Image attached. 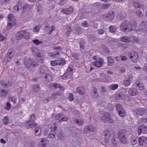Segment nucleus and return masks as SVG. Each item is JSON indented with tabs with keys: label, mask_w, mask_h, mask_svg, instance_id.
Wrapping results in <instances>:
<instances>
[{
	"label": "nucleus",
	"mask_w": 147,
	"mask_h": 147,
	"mask_svg": "<svg viewBox=\"0 0 147 147\" xmlns=\"http://www.w3.org/2000/svg\"><path fill=\"white\" fill-rule=\"evenodd\" d=\"M137 22L133 20H125L122 22L120 26L121 30L125 32H128L131 31L136 28Z\"/></svg>",
	"instance_id": "f257e3e1"
},
{
	"label": "nucleus",
	"mask_w": 147,
	"mask_h": 147,
	"mask_svg": "<svg viewBox=\"0 0 147 147\" xmlns=\"http://www.w3.org/2000/svg\"><path fill=\"white\" fill-rule=\"evenodd\" d=\"M133 137L134 136L129 134L126 129H123L119 131L117 134V137L121 144H125L128 142L127 137Z\"/></svg>",
	"instance_id": "f03ea898"
},
{
	"label": "nucleus",
	"mask_w": 147,
	"mask_h": 147,
	"mask_svg": "<svg viewBox=\"0 0 147 147\" xmlns=\"http://www.w3.org/2000/svg\"><path fill=\"white\" fill-rule=\"evenodd\" d=\"M100 119L104 122L113 123L116 122V118L114 116H111V114L106 112L102 114L100 117Z\"/></svg>",
	"instance_id": "7ed1b4c3"
},
{
	"label": "nucleus",
	"mask_w": 147,
	"mask_h": 147,
	"mask_svg": "<svg viewBox=\"0 0 147 147\" xmlns=\"http://www.w3.org/2000/svg\"><path fill=\"white\" fill-rule=\"evenodd\" d=\"M127 54L129 58L133 62L136 63L139 61V56L137 52H129Z\"/></svg>",
	"instance_id": "20e7f679"
},
{
	"label": "nucleus",
	"mask_w": 147,
	"mask_h": 147,
	"mask_svg": "<svg viewBox=\"0 0 147 147\" xmlns=\"http://www.w3.org/2000/svg\"><path fill=\"white\" fill-rule=\"evenodd\" d=\"M14 55V51L11 49H9L5 55L4 59V61L6 63H8L11 61L12 58Z\"/></svg>",
	"instance_id": "39448f33"
},
{
	"label": "nucleus",
	"mask_w": 147,
	"mask_h": 147,
	"mask_svg": "<svg viewBox=\"0 0 147 147\" xmlns=\"http://www.w3.org/2000/svg\"><path fill=\"white\" fill-rule=\"evenodd\" d=\"M26 67L28 69L30 67H32L34 68L39 65L38 62L35 61L34 59H30L25 63Z\"/></svg>",
	"instance_id": "423d86ee"
},
{
	"label": "nucleus",
	"mask_w": 147,
	"mask_h": 147,
	"mask_svg": "<svg viewBox=\"0 0 147 147\" xmlns=\"http://www.w3.org/2000/svg\"><path fill=\"white\" fill-rule=\"evenodd\" d=\"M65 63V60L63 58H60L57 60L52 61H51V65L53 66L58 65L63 66Z\"/></svg>",
	"instance_id": "0eeeda50"
},
{
	"label": "nucleus",
	"mask_w": 147,
	"mask_h": 147,
	"mask_svg": "<svg viewBox=\"0 0 147 147\" xmlns=\"http://www.w3.org/2000/svg\"><path fill=\"white\" fill-rule=\"evenodd\" d=\"M73 69L70 67H68L65 73L63 76L62 78L63 79L68 78L71 77L72 75Z\"/></svg>",
	"instance_id": "6e6552de"
},
{
	"label": "nucleus",
	"mask_w": 147,
	"mask_h": 147,
	"mask_svg": "<svg viewBox=\"0 0 147 147\" xmlns=\"http://www.w3.org/2000/svg\"><path fill=\"white\" fill-rule=\"evenodd\" d=\"M138 134L140 135L142 133L147 134V126L145 125H142L138 127Z\"/></svg>",
	"instance_id": "1a4fd4ad"
},
{
	"label": "nucleus",
	"mask_w": 147,
	"mask_h": 147,
	"mask_svg": "<svg viewBox=\"0 0 147 147\" xmlns=\"http://www.w3.org/2000/svg\"><path fill=\"white\" fill-rule=\"evenodd\" d=\"M133 81L132 76L131 75L129 76L128 78H126L124 80V85L125 87H127L133 82Z\"/></svg>",
	"instance_id": "9d476101"
},
{
	"label": "nucleus",
	"mask_w": 147,
	"mask_h": 147,
	"mask_svg": "<svg viewBox=\"0 0 147 147\" xmlns=\"http://www.w3.org/2000/svg\"><path fill=\"white\" fill-rule=\"evenodd\" d=\"M134 111L137 115L139 116H142L145 113L146 110L145 108H139L136 109Z\"/></svg>",
	"instance_id": "9b49d317"
},
{
	"label": "nucleus",
	"mask_w": 147,
	"mask_h": 147,
	"mask_svg": "<svg viewBox=\"0 0 147 147\" xmlns=\"http://www.w3.org/2000/svg\"><path fill=\"white\" fill-rule=\"evenodd\" d=\"M49 87L51 89L59 88L61 90L63 91L64 90V88L60 84L57 83H51L49 84Z\"/></svg>",
	"instance_id": "f8f14e48"
},
{
	"label": "nucleus",
	"mask_w": 147,
	"mask_h": 147,
	"mask_svg": "<svg viewBox=\"0 0 147 147\" xmlns=\"http://www.w3.org/2000/svg\"><path fill=\"white\" fill-rule=\"evenodd\" d=\"M103 62V60L102 58H100L98 60L92 63V65L96 67H100Z\"/></svg>",
	"instance_id": "ddd939ff"
},
{
	"label": "nucleus",
	"mask_w": 147,
	"mask_h": 147,
	"mask_svg": "<svg viewBox=\"0 0 147 147\" xmlns=\"http://www.w3.org/2000/svg\"><path fill=\"white\" fill-rule=\"evenodd\" d=\"M128 92L130 96H136L137 94L138 91L137 88L134 87H131L129 89Z\"/></svg>",
	"instance_id": "4468645a"
},
{
	"label": "nucleus",
	"mask_w": 147,
	"mask_h": 147,
	"mask_svg": "<svg viewBox=\"0 0 147 147\" xmlns=\"http://www.w3.org/2000/svg\"><path fill=\"white\" fill-rule=\"evenodd\" d=\"M37 125V124L36 123L29 120L26 122L25 124V126L26 128L28 129L31 128Z\"/></svg>",
	"instance_id": "2eb2a0df"
},
{
	"label": "nucleus",
	"mask_w": 147,
	"mask_h": 147,
	"mask_svg": "<svg viewBox=\"0 0 147 147\" xmlns=\"http://www.w3.org/2000/svg\"><path fill=\"white\" fill-rule=\"evenodd\" d=\"M138 141L139 142L140 145L142 146L144 145V143L146 144L147 143V137H145L144 136L139 137Z\"/></svg>",
	"instance_id": "dca6fc26"
},
{
	"label": "nucleus",
	"mask_w": 147,
	"mask_h": 147,
	"mask_svg": "<svg viewBox=\"0 0 147 147\" xmlns=\"http://www.w3.org/2000/svg\"><path fill=\"white\" fill-rule=\"evenodd\" d=\"M22 7V5L20 3H18L13 8V12H16L20 10Z\"/></svg>",
	"instance_id": "f3484780"
},
{
	"label": "nucleus",
	"mask_w": 147,
	"mask_h": 147,
	"mask_svg": "<svg viewBox=\"0 0 147 147\" xmlns=\"http://www.w3.org/2000/svg\"><path fill=\"white\" fill-rule=\"evenodd\" d=\"M93 131L94 128L92 126L90 125L87 126L84 128V132L88 133L89 132Z\"/></svg>",
	"instance_id": "a211bd4d"
},
{
	"label": "nucleus",
	"mask_w": 147,
	"mask_h": 147,
	"mask_svg": "<svg viewBox=\"0 0 147 147\" xmlns=\"http://www.w3.org/2000/svg\"><path fill=\"white\" fill-rule=\"evenodd\" d=\"M76 92L81 95L84 94L85 89L82 86H79L76 88Z\"/></svg>",
	"instance_id": "6ab92c4d"
},
{
	"label": "nucleus",
	"mask_w": 147,
	"mask_h": 147,
	"mask_svg": "<svg viewBox=\"0 0 147 147\" xmlns=\"http://www.w3.org/2000/svg\"><path fill=\"white\" fill-rule=\"evenodd\" d=\"M126 96L122 93H119L116 96V98L117 100H124L126 97Z\"/></svg>",
	"instance_id": "aec40b11"
},
{
	"label": "nucleus",
	"mask_w": 147,
	"mask_h": 147,
	"mask_svg": "<svg viewBox=\"0 0 147 147\" xmlns=\"http://www.w3.org/2000/svg\"><path fill=\"white\" fill-rule=\"evenodd\" d=\"M131 36H129L128 37L126 36H124L121 38V40L122 42H129L131 41Z\"/></svg>",
	"instance_id": "412c9836"
},
{
	"label": "nucleus",
	"mask_w": 147,
	"mask_h": 147,
	"mask_svg": "<svg viewBox=\"0 0 147 147\" xmlns=\"http://www.w3.org/2000/svg\"><path fill=\"white\" fill-rule=\"evenodd\" d=\"M136 86L139 87V89L140 90H142L145 89L144 84L140 83L138 80L136 81Z\"/></svg>",
	"instance_id": "4be33fe9"
},
{
	"label": "nucleus",
	"mask_w": 147,
	"mask_h": 147,
	"mask_svg": "<svg viewBox=\"0 0 147 147\" xmlns=\"http://www.w3.org/2000/svg\"><path fill=\"white\" fill-rule=\"evenodd\" d=\"M73 11L72 7H70L69 8L63 9L62 10V12L65 14H67L72 12Z\"/></svg>",
	"instance_id": "5701e85b"
},
{
	"label": "nucleus",
	"mask_w": 147,
	"mask_h": 147,
	"mask_svg": "<svg viewBox=\"0 0 147 147\" xmlns=\"http://www.w3.org/2000/svg\"><path fill=\"white\" fill-rule=\"evenodd\" d=\"M9 81L7 82V83H5L3 81H0V84L1 85L5 88H9L11 86V84H9Z\"/></svg>",
	"instance_id": "b1692460"
},
{
	"label": "nucleus",
	"mask_w": 147,
	"mask_h": 147,
	"mask_svg": "<svg viewBox=\"0 0 147 147\" xmlns=\"http://www.w3.org/2000/svg\"><path fill=\"white\" fill-rule=\"evenodd\" d=\"M114 12L113 11V12L111 14L108 13L105 17L106 18V20H113L114 18Z\"/></svg>",
	"instance_id": "393cba45"
},
{
	"label": "nucleus",
	"mask_w": 147,
	"mask_h": 147,
	"mask_svg": "<svg viewBox=\"0 0 147 147\" xmlns=\"http://www.w3.org/2000/svg\"><path fill=\"white\" fill-rule=\"evenodd\" d=\"M111 136L110 133L109 131H107L105 135V143L108 142L109 137Z\"/></svg>",
	"instance_id": "a878e982"
},
{
	"label": "nucleus",
	"mask_w": 147,
	"mask_h": 147,
	"mask_svg": "<svg viewBox=\"0 0 147 147\" xmlns=\"http://www.w3.org/2000/svg\"><path fill=\"white\" fill-rule=\"evenodd\" d=\"M100 47L104 53L106 54L109 52V50L108 47L105 45H102Z\"/></svg>",
	"instance_id": "bb28decb"
},
{
	"label": "nucleus",
	"mask_w": 147,
	"mask_h": 147,
	"mask_svg": "<svg viewBox=\"0 0 147 147\" xmlns=\"http://www.w3.org/2000/svg\"><path fill=\"white\" fill-rule=\"evenodd\" d=\"M40 74L42 75V76H44L46 74L47 68L45 66L40 67Z\"/></svg>",
	"instance_id": "cd10ccee"
},
{
	"label": "nucleus",
	"mask_w": 147,
	"mask_h": 147,
	"mask_svg": "<svg viewBox=\"0 0 147 147\" xmlns=\"http://www.w3.org/2000/svg\"><path fill=\"white\" fill-rule=\"evenodd\" d=\"M44 76L45 81L47 82H50L52 80V77L51 75L49 74H45Z\"/></svg>",
	"instance_id": "c85d7f7f"
},
{
	"label": "nucleus",
	"mask_w": 147,
	"mask_h": 147,
	"mask_svg": "<svg viewBox=\"0 0 147 147\" xmlns=\"http://www.w3.org/2000/svg\"><path fill=\"white\" fill-rule=\"evenodd\" d=\"M119 115L121 117H124L127 115V113L124 109L118 112Z\"/></svg>",
	"instance_id": "c756f323"
},
{
	"label": "nucleus",
	"mask_w": 147,
	"mask_h": 147,
	"mask_svg": "<svg viewBox=\"0 0 147 147\" xmlns=\"http://www.w3.org/2000/svg\"><path fill=\"white\" fill-rule=\"evenodd\" d=\"M22 30L18 32L16 35V38L17 40H19L23 38Z\"/></svg>",
	"instance_id": "7c9ffc66"
},
{
	"label": "nucleus",
	"mask_w": 147,
	"mask_h": 147,
	"mask_svg": "<svg viewBox=\"0 0 147 147\" xmlns=\"http://www.w3.org/2000/svg\"><path fill=\"white\" fill-rule=\"evenodd\" d=\"M40 129V128L39 126H37L35 128L34 134L36 136H38L40 134L41 130L39 129Z\"/></svg>",
	"instance_id": "2f4dec72"
},
{
	"label": "nucleus",
	"mask_w": 147,
	"mask_h": 147,
	"mask_svg": "<svg viewBox=\"0 0 147 147\" xmlns=\"http://www.w3.org/2000/svg\"><path fill=\"white\" fill-rule=\"evenodd\" d=\"M109 29L110 32L114 33L117 30V27L115 26L112 25L109 27Z\"/></svg>",
	"instance_id": "473e14b6"
},
{
	"label": "nucleus",
	"mask_w": 147,
	"mask_h": 147,
	"mask_svg": "<svg viewBox=\"0 0 147 147\" xmlns=\"http://www.w3.org/2000/svg\"><path fill=\"white\" fill-rule=\"evenodd\" d=\"M16 24L15 21L13 19L11 21H9V22L7 24V26L9 28H10L13 26H15Z\"/></svg>",
	"instance_id": "72a5a7b5"
},
{
	"label": "nucleus",
	"mask_w": 147,
	"mask_h": 147,
	"mask_svg": "<svg viewBox=\"0 0 147 147\" xmlns=\"http://www.w3.org/2000/svg\"><path fill=\"white\" fill-rule=\"evenodd\" d=\"M7 94V92H6L4 90H2L0 92V96L3 98H5Z\"/></svg>",
	"instance_id": "f704fd0d"
},
{
	"label": "nucleus",
	"mask_w": 147,
	"mask_h": 147,
	"mask_svg": "<svg viewBox=\"0 0 147 147\" xmlns=\"http://www.w3.org/2000/svg\"><path fill=\"white\" fill-rule=\"evenodd\" d=\"M107 59L108 64L109 65H113L114 63L113 59L110 56L108 57H107Z\"/></svg>",
	"instance_id": "c9c22d12"
},
{
	"label": "nucleus",
	"mask_w": 147,
	"mask_h": 147,
	"mask_svg": "<svg viewBox=\"0 0 147 147\" xmlns=\"http://www.w3.org/2000/svg\"><path fill=\"white\" fill-rule=\"evenodd\" d=\"M115 107L117 112L124 109L123 107L120 103L117 104Z\"/></svg>",
	"instance_id": "e433bc0d"
},
{
	"label": "nucleus",
	"mask_w": 147,
	"mask_h": 147,
	"mask_svg": "<svg viewBox=\"0 0 147 147\" xmlns=\"http://www.w3.org/2000/svg\"><path fill=\"white\" fill-rule=\"evenodd\" d=\"M22 31L23 33L22 34L23 38L26 39H28L29 37V34L28 32L24 30H22Z\"/></svg>",
	"instance_id": "4c0bfd02"
},
{
	"label": "nucleus",
	"mask_w": 147,
	"mask_h": 147,
	"mask_svg": "<svg viewBox=\"0 0 147 147\" xmlns=\"http://www.w3.org/2000/svg\"><path fill=\"white\" fill-rule=\"evenodd\" d=\"M40 89V86L38 84L34 85L33 86L32 90L35 92H37Z\"/></svg>",
	"instance_id": "58836bf2"
},
{
	"label": "nucleus",
	"mask_w": 147,
	"mask_h": 147,
	"mask_svg": "<svg viewBox=\"0 0 147 147\" xmlns=\"http://www.w3.org/2000/svg\"><path fill=\"white\" fill-rule=\"evenodd\" d=\"M105 107L110 111H112L114 109L113 106L110 103L107 104V105H105Z\"/></svg>",
	"instance_id": "ea45409f"
},
{
	"label": "nucleus",
	"mask_w": 147,
	"mask_h": 147,
	"mask_svg": "<svg viewBox=\"0 0 147 147\" xmlns=\"http://www.w3.org/2000/svg\"><path fill=\"white\" fill-rule=\"evenodd\" d=\"M131 39L133 42L134 43H140V40L139 38H136L133 35L131 36Z\"/></svg>",
	"instance_id": "a19ab883"
},
{
	"label": "nucleus",
	"mask_w": 147,
	"mask_h": 147,
	"mask_svg": "<svg viewBox=\"0 0 147 147\" xmlns=\"http://www.w3.org/2000/svg\"><path fill=\"white\" fill-rule=\"evenodd\" d=\"M73 121L74 123L80 125H82L83 123V121L82 120H80V119H74L73 120Z\"/></svg>",
	"instance_id": "79ce46f5"
},
{
	"label": "nucleus",
	"mask_w": 147,
	"mask_h": 147,
	"mask_svg": "<svg viewBox=\"0 0 147 147\" xmlns=\"http://www.w3.org/2000/svg\"><path fill=\"white\" fill-rule=\"evenodd\" d=\"M93 90V93L92 94L93 97L94 98H96L98 97V94L96 91V90L95 88Z\"/></svg>",
	"instance_id": "37998d69"
},
{
	"label": "nucleus",
	"mask_w": 147,
	"mask_h": 147,
	"mask_svg": "<svg viewBox=\"0 0 147 147\" xmlns=\"http://www.w3.org/2000/svg\"><path fill=\"white\" fill-rule=\"evenodd\" d=\"M85 44V42L84 40H82L80 41V48L82 49H84Z\"/></svg>",
	"instance_id": "c03bdc74"
},
{
	"label": "nucleus",
	"mask_w": 147,
	"mask_h": 147,
	"mask_svg": "<svg viewBox=\"0 0 147 147\" xmlns=\"http://www.w3.org/2000/svg\"><path fill=\"white\" fill-rule=\"evenodd\" d=\"M55 134L56 133L55 132L51 131L48 136L49 138H53L55 137Z\"/></svg>",
	"instance_id": "a18cd8bd"
},
{
	"label": "nucleus",
	"mask_w": 147,
	"mask_h": 147,
	"mask_svg": "<svg viewBox=\"0 0 147 147\" xmlns=\"http://www.w3.org/2000/svg\"><path fill=\"white\" fill-rule=\"evenodd\" d=\"M118 86L117 84L111 85L110 86V88L111 89L115 90L118 88Z\"/></svg>",
	"instance_id": "49530a36"
},
{
	"label": "nucleus",
	"mask_w": 147,
	"mask_h": 147,
	"mask_svg": "<svg viewBox=\"0 0 147 147\" xmlns=\"http://www.w3.org/2000/svg\"><path fill=\"white\" fill-rule=\"evenodd\" d=\"M117 139L118 138H113L112 140V144L114 146H116L118 142L117 140Z\"/></svg>",
	"instance_id": "de8ad7c7"
},
{
	"label": "nucleus",
	"mask_w": 147,
	"mask_h": 147,
	"mask_svg": "<svg viewBox=\"0 0 147 147\" xmlns=\"http://www.w3.org/2000/svg\"><path fill=\"white\" fill-rule=\"evenodd\" d=\"M30 7L28 4H25L23 6V8L22 9V11L23 12H24L25 10H26L28 9H30Z\"/></svg>",
	"instance_id": "09e8293b"
},
{
	"label": "nucleus",
	"mask_w": 147,
	"mask_h": 147,
	"mask_svg": "<svg viewBox=\"0 0 147 147\" xmlns=\"http://www.w3.org/2000/svg\"><path fill=\"white\" fill-rule=\"evenodd\" d=\"M35 116L34 114H32L30 116L29 121H31L35 123Z\"/></svg>",
	"instance_id": "8fccbe9b"
},
{
	"label": "nucleus",
	"mask_w": 147,
	"mask_h": 147,
	"mask_svg": "<svg viewBox=\"0 0 147 147\" xmlns=\"http://www.w3.org/2000/svg\"><path fill=\"white\" fill-rule=\"evenodd\" d=\"M133 5L134 7L136 8H139L141 7V5L136 2L133 3Z\"/></svg>",
	"instance_id": "3c124183"
},
{
	"label": "nucleus",
	"mask_w": 147,
	"mask_h": 147,
	"mask_svg": "<svg viewBox=\"0 0 147 147\" xmlns=\"http://www.w3.org/2000/svg\"><path fill=\"white\" fill-rule=\"evenodd\" d=\"M71 56L73 57L74 59L78 60L79 59V56L78 54L76 53H72L71 54Z\"/></svg>",
	"instance_id": "603ef678"
},
{
	"label": "nucleus",
	"mask_w": 147,
	"mask_h": 147,
	"mask_svg": "<svg viewBox=\"0 0 147 147\" xmlns=\"http://www.w3.org/2000/svg\"><path fill=\"white\" fill-rule=\"evenodd\" d=\"M63 116V114L62 113H59L55 116V119L56 120H57L59 119L60 117H62Z\"/></svg>",
	"instance_id": "864d4df0"
},
{
	"label": "nucleus",
	"mask_w": 147,
	"mask_h": 147,
	"mask_svg": "<svg viewBox=\"0 0 147 147\" xmlns=\"http://www.w3.org/2000/svg\"><path fill=\"white\" fill-rule=\"evenodd\" d=\"M8 122V117L7 116L4 117L3 120V124L5 125H7Z\"/></svg>",
	"instance_id": "5fc2aeb1"
},
{
	"label": "nucleus",
	"mask_w": 147,
	"mask_h": 147,
	"mask_svg": "<svg viewBox=\"0 0 147 147\" xmlns=\"http://www.w3.org/2000/svg\"><path fill=\"white\" fill-rule=\"evenodd\" d=\"M130 137L131 138V140L132 144L133 145H136L137 143V141L136 139H135L134 136V137Z\"/></svg>",
	"instance_id": "6e6d98bb"
},
{
	"label": "nucleus",
	"mask_w": 147,
	"mask_h": 147,
	"mask_svg": "<svg viewBox=\"0 0 147 147\" xmlns=\"http://www.w3.org/2000/svg\"><path fill=\"white\" fill-rule=\"evenodd\" d=\"M100 76L101 77V78L103 80L104 82H107L108 80L107 78L103 74H101L100 75Z\"/></svg>",
	"instance_id": "4d7b16f0"
},
{
	"label": "nucleus",
	"mask_w": 147,
	"mask_h": 147,
	"mask_svg": "<svg viewBox=\"0 0 147 147\" xmlns=\"http://www.w3.org/2000/svg\"><path fill=\"white\" fill-rule=\"evenodd\" d=\"M55 28V27L54 26H51V27L49 29V31L48 32V34L49 35L51 34L52 32L53 31Z\"/></svg>",
	"instance_id": "13d9d810"
},
{
	"label": "nucleus",
	"mask_w": 147,
	"mask_h": 147,
	"mask_svg": "<svg viewBox=\"0 0 147 147\" xmlns=\"http://www.w3.org/2000/svg\"><path fill=\"white\" fill-rule=\"evenodd\" d=\"M68 98L70 101H72L74 100V98L72 93H69V96Z\"/></svg>",
	"instance_id": "bf43d9fd"
},
{
	"label": "nucleus",
	"mask_w": 147,
	"mask_h": 147,
	"mask_svg": "<svg viewBox=\"0 0 147 147\" xmlns=\"http://www.w3.org/2000/svg\"><path fill=\"white\" fill-rule=\"evenodd\" d=\"M118 16L119 18V20H122L125 18V16L122 13H121L119 14Z\"/></svg>",
	"instance_id": "052dcab7"
},
{
	"label": "nucleus",
	"mask_w": 147,
	"mask_h": 147,
	"mask_svg": "<svg viewBox=\"0 0 147 147\" xmlns=\"http://www.w3.org/2000/svg\"><path fill=\"white\" fill-rule=\"evenodd\" d=\"M32 42L36 44V45H39L42 43L41 41H39L38 39L33 40H32Z\"/></svg>",
	"instance_id": "680f3d73"
},
{
	"label": "nucleus",
	"mask_w": 147,
	"mask_h": 147,
	"mask_svg": "<svg viewBox=\"0 0 147 147\" xmlns=\"http://www.w3.org/2000/svg\"><path fill=\"white\" fill-rule=\"evenodd\" d=\"M68 119V117H63L59 121V122H61L64 121H66Z\"/></svg>",
	"instance_id": "e2e57ef3"
},
{
	"label": "nucleus",
	"mask_w": 147,
	"mask_h": 147,
	"mask_svg": "<svg viewBox=\"0 0 147 147\" xmlns=\"http://www.w3.org/2000/svg\"><path fill=\"white\" fill-rule=\"evenodd\" d=\"M135 13H136V14L137 16L138 17H140V15L142 14V11L140 10H136Z\"/></svg>",
	"instance_id": "0e129e2a"
},
{
	"label": "nucleus",
	"mask_w": 147,
	"mask_h": 147,
	"mask_svg": "<svg viewBox=\"0 0 147 147\" xmlns=\"http://www.w3.org/2000/svg\"><path fill=\"white\" fill-rule=\"evenodd\" d=\"M120 57L121 58V60L124 61H126L127 60V58L126 56L124 55H121Z\"/></svg>",
	"instance_id": "69168bd1"
},
{
	"label": "nucleus",
	"mask_w": 147,
	"mask_h": 147,
	"mask_svg": "<svg viewBox=\"0 0 147 147\" xmlns=\"http://www.w3.org/2000/svg\"><path fill=\"white\" fill-rule=\"evenodd\" d=\"M81 24L84 27H87L88 26V24L86 21H84Z\"/></svg>",
	"instance_id": "338daca9"
},
{
	"label": "nucleus",
	"mask_w": 147,
	"mask_h": 147,
	"mask_svg": "<svg viewBox=\"0 0 147 147\" xmlns=\"http://www.w3.org/2000/svg\"><path fill=\"white\" fill-rule=\"evenodd\" d=\"M51 97L54 100L56 98H57V96L55 92L52 94Z\"/></svg>",
	"instance_id": "774afa93"
}]
</instances>
